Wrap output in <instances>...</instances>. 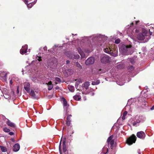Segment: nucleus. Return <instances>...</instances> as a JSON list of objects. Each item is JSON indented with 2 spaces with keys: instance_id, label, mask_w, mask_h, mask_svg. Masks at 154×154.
I'll use <instances>...</instances> for the list:
<instances>
[{
  "instance_id": "obj_1",
  "label": "nucleus",
  "mask_w": 154,
  "mask_h": 154,
  "mask_svg": "<svg viewBox=\"0 0 154 154\" xmlns=\"http://www.w3.org/2000/svg\"><path fill=\"white\" fill-rule=\"evenodd\" d=\"M151 29H149V30H143L141 33H139L137 36V38L140 40H143L144 39L148 40L150 38V36L152 34Z\"/></svg>"
},
{
  "instance_id": "obj_2",
  "label": "nucleus",
  "mask_w": 154,
  "mask_h": 154,
  "mask_svg": "<svg viewBox=\"0 0 154 154\" xmlns=\"http://www.w3.org/2000/svg\"><path fill=\"white\" fill-rule=\"evenodd\" d=\"M119 50L124 54H130L134 51V48L131 45H125L122 44L120 46Z\"/></svg>"
},
{
  "instance_id": "obj_3",
  "label": "nucleus",
  "mask_w": 154,
  "mask_h": 154,
  "mask_svg": "<svg viewBox=\"0 0 154 154\" xmlns=\"http://www.w3.org/2000/svg\"><path fill=\"white\" fill-rule=\"evenodd\" d=\"M136 140V137L134 134H132L127 140V143L129 145L135 143Z\"/></svg>"
},
{
  "instance_id": "obj_4",
  "label": "nucleus",
  "mask_w": 154,
  "mask_h": 154,
  "mask_svg": "<svg viewBox=\"0 0 154 154\" xmlns=\"http://www.w3.org/2000/svg\"><path fill=\"white\" fill-rule=\"evenodd\" d=\"M66 55L69 58L72 60L75 59H78L80 57V56L79 55L74 54L69 52L66 53Z\"/></svg>"
},
{
  "instance_id": "obj_5",
  "label": "nucleus",
  "mask_w": 154,
  "mask_h": 154,
  "mask_svg": "<svg viewBox=\"0 0 154 154\" xmlns=\"http://www.w3.org/2000/svg\"><path fill=\"white\" fill-rule=\"evenodd\" d=\"M135 119L137 123H139L144 121L145 120V118L142 116H137L135 117Z\"/></svg>"
},
{
  "instance_id": "obj_6",
  "label": "nucleus",
  "mask_w": 154,
  "mask_h": 154,
  "mask_svg": "<svg viewBox=\"0 0 154 154\" xmlns=\"http://www.w3.org/2000/svg\"><path fill=\"white\" fill-rule=\"evenodd\" d=\"M28 48V45H25L24 46H23L22 48L20 49V52L22 54H25L27 55L28 54V51H27Z\"/></svg>"
},
{
  "instance_id": "obj_7",
  "label": "nucleus",
  "mask_w": 154,
  "mask_h": 154,
  "mask_svg": "<svg viewBox=\"0 0 154 154\" xmlns=\"http://www.w3.org/2000/svg\"><path fill=\"white\" fill-rule=\"evenodd\" d=\"M100 38H101L102 37H100V34L97 35H94L92 36L87 37V39L89 40V41L90 40H92L93 42H94V40L97 39L98 38L99 39Z\"/></svg>"
},
{
  "instance_id": "obj_8",
  "label": "nucleus",
  "mask_w": 154,
  "mask_h": 154,
  "mask_svg": "<svg viewBox=\"0 0 154 154\" xmlns=\"http://www.w3.org/2000/svg\"><path fill=\"white\" fill-rule=\"evenodd\" d=\"M110 59L109 56L107 55H105L101 59V61L103 63H107L109 62Z\"/></svg>"
},
{
  "instance_id": "obj_9",
  "label": "nucleus",
  "mask_w": 154,
  "mask_h": 154,
  "mask_svg": "<svg viewBox=\"0 0 154 154\" xmlns=\"http://www.w3.org/2000/svg\"><path fill=\"white\" fill-rule=\"evenodd\" d=\"M94 58L93 57H90L88 58L85 61V64L86 65L92 64L94 62Z\"/></svg>"
},
{
  "instance_id": "obj_10",
  "label": "nucleus",
  "mask_w": 154,
  "mask_h": 154,
  "mask_svg": "<svg viewBox=\"0 0 154 154\" xmlns=\"http://www.w3.org/2000/svg\"><path fill=\"white\" fill-rule=\"evenodd\" d=\"M137 136L138 137L140 138L144 139L146 137V134L143 131H140L137 133Z\"/></svg>"
},
{
  "instance_id": "obj_11",
  "label": "nucleus",
  "mask_w": 154,
  "mask_h": 154,
  "mask_svg": "<svg viewBox=\"0 0 154 154\" xmlns=\"http://www.w3.org/2000/svg\"><path fill=\"white\" fill-rule=\"evenodd\" d=\"M6 122V123L9 126L14 128L15 127V125L13 123L11 122L8 119H6L5 120Z\"/></svg>"
},
{
  "instance_id": "obj_12",
  "label": "nucleus",
  "mask_w": 154,
  "mask_h": 154,
  "mask_svg": "<svg viewBox=\"0 0 154 154\" xmlns=\"http://www.w3.org/2000/svg\"><path fill=\"white\" fill-rule=\"evenodd\" d=\"M24 88L27 93L29 92L30 90V84L29 82H25L24 84Z\"/></svg>"
},
{
  "instance_id": "obj_13",
  "label": "nucleus",
  "mask_w": 154,
  "mask_h": 154,
  "mask_svg": "<svg viewBox=\"0 0 154 154\" xmlns=\"http://www.w3.org/2000/svg\"><path fill=\"white\" fill-rule=\"evenodd\" d=\"M20 149V145L18 143L15 144L13 147V149L14 152H17Z\"/></svg>"
},
{
  "instance_id": "obj_14",
  "label": "nucleus",
  "mask_w": 154,
  "mask_h": 154,
  "mask_svg": "<svg viewBox=\"0 0 154 154\" xmlns=\"http://www.w3.org/2000/svg\"><path fill=\"white\" fill-rule=\"evenodd\" d=\"M62 102L63 103V107L64 109H67V108L69 106V105H68L67 102L65 100V99L63 97L62 98Z\"/></svg>"
},
{
  "instance_id": "obj_15",
  "label": "nucleus",
  "mask_w": 154,
  "mask_h": 154,
  "mask_svg": "<svg viewBox=\"0 0 154 154\" xmlns=\"http://www.w3.org/2000/svg\"><path fill=\"white\" fill-rule=\"evenodd\" d=\"M71 116L72 115H70L67 117L66 124V125L67 126H69L70 125L71 122L70 119Z\"/></svg>"
},
{
  "instance_id": "obj_16",
  "label": "nucleus",
  "mask_w": 154,
  "mask_h": 154,
  "mask_svg": "<svg viewBox=\"0 0 154 154\" xmlns=\"http://www.w3.org/2000/svg\"><path fill=\"white\" fill-rule=\"evenodd\" d=\"M77 50L81 56L83 58L85 56V54L82 50L81 48L80 47H78L77 48Z\"/></svg>"
},
{
  "instance_id": "obj_17",
  "label": "nucleus",
  "mask_w": 154,
  "mask_h": 154,
  "mask_svg": "<svg viewBox=\"0 0 154 154\" xmlns=\"http://www.w3.org/2000/svg\"><path fill=\"white\" fill-rule=\"evenodd\" d=\"M90 85V83L88 82H85L82 84V88H85V89H87Z\"/></svg>"
},
{
  "instance_id": "obj_18",
  "label": "nucleus",
  "mask_w": 154,
  "mask_h": 154,
  "mask_svg": "<svg viewBox=\"0 0 154 154\" xmlns=\"http://www.w3.org/2000/svg\"><path fill=\"white\" fill-rule=\"evenodd\" d=\"M33 98H36L35 94L34 91L32 90H31V91H29V92L28 93Z\"/></svg>"
},
{
  "instance_id": "obj_19",
  "label": "nucleus",
  "mask_w": 154,
  "mask_h": 154,
  "mask_svg": "<svg viewBox=\"0 0 154 154\" xmlns=\"http://www.w3.org/2000/svg\"><path fill=\"white\" fill-rule=\"evenodd\" d=\"M63 152H66L67 150L66 146L65 144V141H63Z\"/></svg>"
},
{
  "instance_id": "obj_20",
  "label": "nucleus",
  "mask_w": 154,
  "mask_h": 154,
  "mask_svg": "<svg viewBox=\"0 0 154 154\" xmlns=\"http://www.w3.org/2000/svg\"><path fill=\"white\" fill-rule=\"evenodd\" d=\"M75 81H76V82L75 83V88H77L78 87L79 84L80 83H82V82L81 81V80L80 79L78 80H76Z\"/></svg>"
},
{
  "instance_id": "obj_21",
  "label": "nucleus",
  "mask_w": 154,
  "mask_h": 154,
  "mask_svg": "<svg viewBox=\"0 0 154 154\" xmlns=\"http://www.w3.org/2000/svg\"><path fill=\"white\" fill-rule=\"evenodd\" d=\"M108 152V149L106 147H104L103 149L102 152L101 153V154H106Z\"/></svg>"
},
{
  "instance_id": "obj_22",
  "label": "nucleus",
  "mask_w": 154,
  "mask_h": 154,
  "mask_svg": "<svg viewBox=\"0 0 154 154\" xmlns=\"http://www.w3.org/2000/svg\"><path fill=\"white\" fill-rule=\"evenodd\" d=\"M104 71H103L101 69H96L95 73L96 74H101L102 73H104Z\"/></svg>"
},
{
  "instance_id": "obj_23",
  "label": "nucleus",
  "mask_w": 154,
  "mask_h": 154,
  "mask_svg": "<svg viewBox=\"0 0 154 154\" xmlns=\"http://www.w3.org/2000/svg\"><path fill=\"white\" fill-rule=\"evenodd\" d=\"M74 99L76 100H79L81 99V97L78 95H75L73 97Z\"/></svg>"
},
{
  "instance_id": "obj_24",
  "label": "nucleus",
  "mask_w": 154,
  "mask_h": 154,
  "mask_svg": "<svg viewBox=\"0 0 154 154\" xmlns=\"http://www.w3.org/2000/svg\"><path fill=\"white\" fill-rule=\"evenodd\" d=\"M68 88L69 90L72 92H73L74 91V87L73 86L69 85L68 86Z\"/></svg>"
},
{
  "instance_id": "obj_25",
  "label": "nucleus",
  "mask_w": 154,
  "mask_h": 154,
  "mask_svg": "<svg viewBox=\"0 0 154 154\" xmlns=\"http://www.w3.org/2000/svg\"><path fill=\"white\" fill-rule=\"evenodd\" d=\"M1 151L3 152H5L7 151V148L4 146H0Z\"/></svg>"
},
{
  "instance_id": "obj_26",
  "label": "nucleus",
  "mask_w": 154,
  "mask_h": 154,
  "mask_svg": "<svg viewBox=\"0 0 154 154\" xmlns=\"http://www.w3.org/2000/svg\"><path fill=\"white\" fill-rule=\"evenodd\" d=\"M32 0H24L25 4L27 5V6L28 8H29V6L30 4V2L28 3L29 2L31 1Z\"/></svg>"
},
{
  "instance_id": "obj_27",
  "label": "nucleus",
  "mask_w": 154,
  "mask_h": 154,
  "mask_svg": "<svg viewBox=\"0 0 154 154\" xmlns=\"http://www.w3.org/2000/svg\"><path fill=\"white\" fill-rule=\"evenodd\" d=\"M100 83V81L99 80L96 81H94L92 82V85H98Z\"/></svg>"
},
{
  "instance_id": "obj_28",
  "label": "nucleus",
  "mask_w": 154,
  "mask_h": 154,
  "mask_svg": "<svg viewBox=\"0 0 154 154\" xmlns=\"http://www.w3.org/2000/svg\"><path fill=\"white\" fill-rule=\"evenodd\" d=\"M59 48L58 46V45L57 46V45H54L53 47V48H52L53 49V51H52L51 49H50V50H49L48 51H50L51 52H54L55 51V50H54V49L55 48Z\"/></svg>"
},
{
  "instance_id": "obj_29",
  "label": "nucleus",
  "mask_w": 154,
  "mask_h": 154,
  "mask_svg": "<svg viewBox=\"0 0 154 154\" xmlns=\"http://www.w3.org/2000/svg\"><path fill=\"white\" fill-rule=\"evenodd\" d=\"M127 114V111H125L123 113V116L122 117V120H125V116Z\"/></svg>"
},
{
  "instance_id": "obj_30",
  "label": "nucleus",
  "mask_w": 154,
  "mask_h": 154,
  "mask_svg": "<svg viewBox=\"0 0 154 154\" xmlns=\"http://www.w3.org/2000/svg\"><path fill=\"white\" fill-rule=\"evenodd\" d=\"M60 144H61V142H60V146H59V149L60 154H70L68 153V151H66V152H61V151L60 149Z\"/></svg>"
},
{
  "instance_id": "obj_31",
  "label": "nucleus",
  "mask_w": 154,
  "mask_h": 154,
  "mask_svg": "<svg viewBox=\"0 0 154 154\" xmlns=\"http://www.w3.org/2000/svg\"><path fill=\"white\" fill-rule=\"evenodd\" d=\"M104 51L107 53L110 54V53L111 50L110 48L108 49V48H105L104 49Z\"/></svg>"
},
{
  "instance_id": "obj_32",
  "label": "nucleus",
  "mask_w": 154,
  "mask_h": 154,
  "mask_svg": "<svg viewBox=\"0 0 154 154\" xmlns=\"http://www.w3.org/2000/svg\"><path fill=\"white\" fill-rule=\"evenodd\" d=\"M113 138V136L111 135L107 139V142L109 144V142L112 140V139Z\"/></svg>"
},
{
  "instance_id": "obj_33",
  "label": "nucleus",
  "mask_w": 154,
  "mask_h": 154,
  "mask_svg": "<svg viewBox=\"0 0 154 154\" xmlns=\"http://www.w3.org/2000/svg\"><path fill=\"white\" fill-rule=\"evenodd\" d=\"M3 129L4 131L7 133L9 132L10 131V129L6 128H3Z\"/></svg>"
},
{
  "instance_id": "obj_34",
  "label": "nucleus",
  "mask_w": 154,
  "mask_h": 154,
  "mask_svg": "<svg viewBox=\"0 0 154 154\" xmlns=\"http://www.w3.org/2000/svg\"><path fill=\"white\" fill-rule=\"evenodd\" d=\"M76 66L79 69H82V66L78 62H76Z\"/></svg>"
},
{
  "instance_id": "obj_35",
  "label": "nucleus",
  "mask_w": 154,
  "mask_h": 154,
  "mask_svg": "<svg viewBox=\"0 0 154 154\" xmlns=\"http://www.w3.org/2000/svg\"><path fill=\"white\" fill-rule=\"evenodd\" d=\"M48 90H51L53 88V85H48Z\"/></svg>"
},
{
  "instance_id": "obj_36",
  "label": "nucleus",
  "mask_w": 154,
  "mask_h": 154,
  "mask_svg": "<svg viewBox=\"0 0 154 154\" xmlns=\"http://www.w3.org/2000/svg\"><path fill=\"white\" fill-rule=\"evenodd\" d=\"M133 125L134 126H137L138 125V124L139 123H137L136 122V121L135 120L134 122L132 123Z\"/></svg>"
},
{
  "instance_id": "obj_37",
  "label": "nucleus",
  "mask_w": 154,
  "mask_h": 154,
  "mask_svg": "<svg viewBox=\"0 0 154 154\" xmlns=\"http://www.w3.org/2000/svg\"><path fill=\"white\" fill-rule=\"evenodd\" d=\"M41 58V57L37 56L36 57V59L38 60V61H40L42 60Z\"/></svg>"
},
{
  "instance_id": "obj_38",
  "label": "nucleus",
  "mask_w": 154,
  "mask_h": 154,
  "mask_svg": "<svg viewBox=\"0 0 154 154\" xmlns=\"http://www.w3.org/2000/svg\"><path fill=\"white\" fill-rule=\"evenodd\" d=\"M68 71L70 72V73H69V74L70 75L73 74L74 72L73 70H72V69H69L68 70Z\"/></svg>"
},
{
  "instance_id": "obj_39",
  "label": "nucleus",
  "mask_w": 154,
  "mask_h": 154,
  "mask_svg": "<svg viewBox=\"0 0 154 154\" xmlns=\"http://www.w3.org/2000/svg\"><path fill=\"white\" fill-rule=\"evenodd\" d=\"M120 42V39H117L115 40V42L116 44H119V43Z\"/></svg>"
},
{
  "instance_id": "obj_40",
  "label": "nucleus",
  "mask_w": 154,
  "mask_h": 154,
  "mask_svg": "<svg viewBox=\"0 0 154 154\" xmlns=\"http://www.w3.org/2000/svg\"><path fill=\"white\" fill-rule=\"evenodd\" d=\"M109 143L110 144L111 146H112V145L114 144V141L113 140H111L109 142Z\"/></svg>"
},
{
  "instance_id": "obj_41",
  "label": "nucleus",
  "mask_w": 154,
  "mask_h": 154,
  "mask_svg": "<svg viewBox=\"0 0 154 154\" xmlns=\"http://www.w3.org/2000/svg\"><path fill=\"white\" fill-rule=\"evenodd\" d=\"M55 80L56 81H57L58 82H60L61 81V79H60L58 77H56L55 78Z\"/></svg>"
},
{
  "instance_id": "obj_42",
  "label": "nucleus",
  "mask_w": 154,
  "mask_h": 154,
  "mask_svg": "<svg viewBox=\"0 0 154 154\" xmlns=\"http://www.w3.org/2000/svg\"><path fill=\"white\" fill-rule=\"evenodd\" d=\"M52 62H51L50 64H48V66L50 68H52L53 66H52Z\"/></svg>"
},
{
  "instance_id": "obj_43",
  "label": "nucleus",
  "mask_w": 154,
  "mask_h": 154,
  "mask_svg": "<svg viewBox=\"0 0 154 154\" xmlns=\"http://www.w3.org/2000/svg\"><path fill=\"white\" fill-rule=\"evenodd\" d=\"M8 134L9 135H11V136L13 135L14 134L13 132H10V131L9 132V133Z\"/></svg>"
},
{
  "instance_id": "obj_44",
  "label": "nucleus",
  "mask_w": 154,
  "mask_h": 154,
  "mask_svg": "<svg viewBox=\"0 0 154 154\" xmlns=\"http://www.w3.org/2000/svg\"><path fill=\"white\" fill-rule=\"evenodd\" d=\"M150 29H152V33H154V28H153V27H151V26L150 27Z\"/></svg>"
},
{
  "instance_id": "obj_45",
  "label": "nucleus",
  "mask_w": 154,
  "mask_h": 154,
  "mask_svg": "<svg viewBox=\"0 0 154 154\" xmlns=\"http://www.w3.org/2000/svg\"><path fill=\"white\" fill-rule=\"evenodd\" d=\"M122 65H119L117 66V68H122Z\"/></svg>"
},
{
  "instance_id": "obj_46",
  "label": "nucleus",
  "mask_w": 154,
  "mask_h": 154,
  "mask_svg": "<svg viewBox=\"0 0 154 154\" xmlns=\"http://www.w3.org/2000/svg\"><path fill=\"white\" fill-rule=\"evenodd\" d=\"M47 85H52V82L51 81L49 82L48 83H47Z\"/></svg>"
},
{
  "instance_id": "obj_47",
  "label": "nucleus",
  "mask_w": 154,
  "mask_h": 154,
  "mask_svg": "<svg viewBox=\"0 0 154 154\" xmlns=\"http://www.w3.org/2000/svg\"><path fill=\"white\" fill-rule=\"evenodd\" d=\"M33 4H32V3H30V4L29 5V8H31V7L33 5Z\"/></svg>"
},
{
  "instance_id": "obj_48",
  "label": "nucleus",
  "mask_w": 154,
  "mask_h": 154,
  "mask_svg": "<svg viewBox=\"0 0 154 154\" xmlns=\"http://www.w3.org/2000/svg\"><path fill=\"white\" fill-rule=\"evenodd\" d=\"M43 49L45 51H47V48L46 46L44 47Z\"/></svg>"
},
{
  "instance_id": "obj_49",
  "label": "nucleus",
  "mask_w": 154,
  "mask_h": 154,
  "mask_svg": "<svg viewBox=\"0 0 154 154\" xmlns=\"http://www.w3.org/2000/svg\"><path fill=\"white\" fill-rule=\"evenodd\" d=\"M117 84L120 85H122L124 84V83H122V84H120L119 82H117Z\"/></svg>"
},
{
  "instance_id": "obj_50",
  "label": "nucleus",
  "mask_w": 154,
  "mask_h": 154,
  "mask_svg": "<svg viewBox=\"0 0 154 154\" xmlns=\"http://www.w3.org/2000/svg\"><path fill=\"white\" fill-rule=\"evenodd\" d=\"M13 83V82H12V79H11L10 80V84H11V85H12Z\"/></svg>"
},
{
  "instance_id": "obj_51",
  "label": "nucleus",
  "mask_w": 154,
  "mask_h": 154,
  "mask_svg": "<svg viewBox=\"0 0 154 154\" xmlns=\"http://www.w3.org/2000/svg\"><path fill=\"white\" fill-rule=\"evenodd\" d=\"M150 109L151 110H153L154 109V106H153L152 107H151V108H150Z\"/></svg>"
},
{
  "instance_id": "obj_52",
  "label": "nucleus",
  "mask_w": 154,
  "mask_h": 154,
  "mask_svg": "<svg viewBox=\"0 0 154 154\" xmlns=\"http://www.w3.org/2000/svg\"><path fill=\"white\" fill-rule=\"evenodd\" d=\"M69 62H70V61L69 60H67L66 61V64H68L69 63Z\"/></svg>"
},
{
  "instance_id": "obj_53",
  "label": "nucleus",
  "mask_w": 154,
  "mask_h": 154,
  "mask_svg": "<svg viewBox=\"0 0 154 154\" xmlns=\"http://www.w3.org/2000/svg\"><path fill=\"white\" fill-rule=\"evenodd\" d=\"M139 22V21H135V23H136V24H137V23Z\"/></svg>"
},
{
  "instance_id": "obj_54",
  "label": "nucleus",
  "mask_w": 154,
  "mask_h": 154,
  "mask_svg": "<svg viewBox=\"0 0 154 154\" xmlns=\"http://www.w3.org/2000/svg\"><path fill=\"white\" fill-rule=\"evenodd\" d=\"M92 96H93L94 95V93L93 92H92L90 94Z\"/></svg>"
},
{
  "instance_id": "obj_55",
  "label": "nucleus",
  "mask_w": 154,
  "mask_h": 154,
  "mask_svg": "<svg viewBox=\"0 0 154 154\" xmlns=\"http://www.w3.org/2000/svg\"><path fill=\"white\" fill-rule=\"evenodd\" d=\"M131 26H130V27H129V28L128 27V28H128V29L129 30V29H131Z\"/></svg>"
},
{
  "instance_id": "obj_56",
  "label": "nucleus",
  "mask_w": 154,
  "mask_h": 154,
  "mask_svg": "<svg viewBox=\"0 0 154 154\" xmlns=\"http://www.w3.org/2000/svg\"><path fill=\"white\" fill-rule=\"evenodd\" d=\"M11 140H12V141L13 142H14V139H12Z\"/></svg>"
},
{
  "instance_id": "obj_57",
  "label": "nucleus",
  "mask_w": 154,
  "mask_h": 154,
  "mask_svg": "<svg viewBox=\"0 0 154 154\" xmlns=\"http://www.w3.org/2000/svg\"><path fill=\"white\" fill-rule=\"evenodd\" d=\"M141 152H138V154H141Z\"/></svg>"
},
{
  "instance_id": "obj_58",
  "label": "nucleus",
  "mask_w": 154,
  "mask_h": 154,
  "mask_svg": "<svg viewBox=\"0 0 154 154\" xmlns=\"http://www.w3.org/2000/svg\"><path fill=\"white\" fill-rule=\"evenodd\" d=\"M133 23H132L131 24L132 25H133Z\"/></svg>"
},
{
  "instance_id": "obj_59",
  "label": "nucleus",
  "mask_w": 154,
  "mask_h": 154,
  "mask_svg": "<svg viewBox=\"0 0 154 154\" xmlns=\"http://www.w3.org/2000/svg\"><path fill=\"white\" fill-rule=\"evenodd\" d=\"M60 47L62 48V46H61Z\"/></svg>"
},
{
  "instance_id": "obj_60",
  "label": "nucleus",
  "mask_w": 154,
  "mask_h": 154,
  "mask_svg": "<svg viewBox=\"0 0 154 154\" xmlns=\"http://www.w3.org/2000/svg\"><path fill=\"white\" fill-rule=\"evenodd\" d=\"M131 63H132V61H131Z\"/></svg>"
},
{
  "instance_id": "obj_61",
  "label": "nucleus",
  "mask_w": 154,
  "mask_h": 154,
  "mask_svg": "<svg viewBox=\"0 0 154 154\" xmlns=\"http://www.w3.org/2000/svg\"><path fill=\"white\" fill-rule=\"evenodd\" d=\"M137 30H136V32H137Z\"/></svg>"
}]
</instances>
